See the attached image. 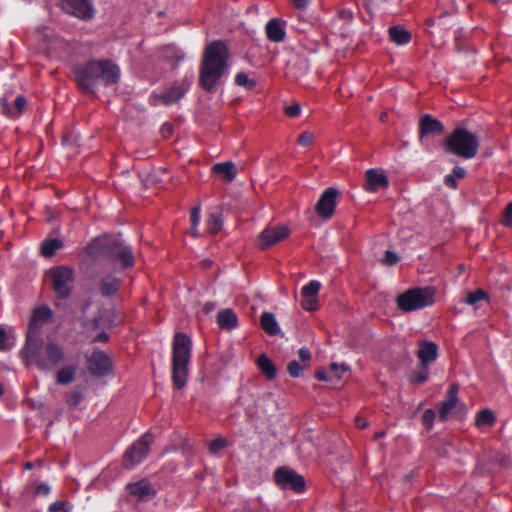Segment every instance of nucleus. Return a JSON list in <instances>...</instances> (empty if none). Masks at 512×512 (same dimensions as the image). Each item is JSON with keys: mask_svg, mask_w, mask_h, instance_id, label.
Returning a JSON list of instances; mask_svg holds the SVG:
<instances>
[{"mask_svg": "<svg viewBox=\"0 0 512 512\" xmlns=\"http://www.w3.org/2000/svg\"><path fill=\"white\" fill-rule=\"evenodd\" d=\"M20 355L26 366H35L45 372L55 369L65 358L64 348L59 343L45 342L41 335L26 336Z\"/></svg>", "mask_w": 512, "mask_h": 512, "instance_id": "1", "label": "nucleus"}, {"mask_svg": "<svg viewBox=\"0 0 512 512\" xmlns=\"http://www.w3.org/2000/svg\"><path fill=\"white\" fill-rule=\"evenodd\" d=\"M87 252L94 261L118 264L121 269L131 268L135 264L131 247L120 236L97 237L88 244Z\"/></svg>", "mask_w": 512, "mask_h": 512, "instance_id": "2", "label": "nucleus"}, {"mask_svg": "<svg viewBox=\"0 0 512 512\" xmlns=\"http://www.w3.org/2000/svg\"><path fill=\"white\" fill-rule=\"evenodd\" d=\"M228 50L221 41L208 45L200 65L199 84L207 92H214L227 69Z\"/></svg>", "mask_w": 512, "mask_h": 512, "instance_id": "3", "label": "nucleus"}, {"mask_svg": "<svg viewBox=\"0 0 512 512\" xmlns=\"http://www.w3.org/2000/svg\"><path fill=\"white\" fill-rule=\"evenodd\" d=\"M75 80L86 93H95L99 81L106 86L116 84L120 77L119 67L110 60L89 61L74 68Z\"/></svg>", "mask_w": 512, "mask_h": 512, "instance_id": "4", "label": "nucleus"}, {"mask_svg": "<svg viewBox=\"0 0 512 512\" xmlns=\"http://www.w3.org/2000/svg\"><path fill=\"white\" fill-rule=\"evenodd\" d=\"M191 351V339L184 333H177L172 346V381L176 389H182L187 383Z\"/></svg>", "mask_w": 512, "mask_h": 512, "instance_id": "5", "label": "nucleus"}, {"mask_svg": "<svg viewBox=\"0 0 512 512\" xmlns=\"http://www.w3.org/2000/svg\"><path fill=\"white\" fill-rule=\"evenodd\" d=\"M444 149L464 159L474 158L479 149V139L465 128H456L444 141Z\"/></svg>", "mask_w": 512, "mask_h": 512, "instance_id": "6", "label": "nucleus"}, {"mask_svg": "<svg viewBox=\"0 0 512 512\" xmlns=\"http://www.w3.org/2000/svg\"><path fill=\"white\" fill-rule=\"evenodd\" d=\"M435 288L426 286L412 288L397 297V306L403 312L423 309L434 303Z\"/></svg>", "mask_w": 512, "mask_h": 512, "instance_id": "7", "label": "nucleus"}, {"mask_svg": "<svg viewBox=\"0 0 512 512\" xmlns=\"http://www.w3.org/2000/svg\"><path fill=\"white\" fill-rule=\"evenodd\" d=\"M56 296L66 299L71 295L74 283V270L67 266H58L48 272Z\"/></svg>", "mask_w": 512, "mask_h": 512, "instance_id": "8", "label": "nucleus"}, {"mask_svg": "<svg viewBox=\"0 0 512 512\" xmlns=\"http://www.w3.org/2000/svg\"><path fill=\"white\" fill-rule=\"evenodd\" d=\"M154 438L151 434H144L138 441L133 443L125 452L123 465L126 469H132L140 464L149 453V446Z\"/></svg>", "mask_w": 512, "mask_h": 512, "instance_id": "9", "label": "nucleus"}, {"mask_svg": "<svg viewBox=\"0 0 512 512\" xmlns=\"http://www.w3.org/2000/svg\"><path fill=\"white\" fill-rule=\"evenodd\" d=\"M274 478L282 489H291L297 493L305 490L304 478L293 469L280 467L275 471Z\"/></svg>", "mask_w": 512, "mask_h": 512, "instance_id": "10", "label": "nucleus"}, {"mask_svg": "<svg viewBox=\"0 0 512 512\" xmlns=\"http://www.w3.org/2000/svg\"><path fill=\"white\" fill-rule=\"evenodd\" d=\"M60 6L67 14L84 21L91 20L95 14L93 0H60Z\"/></svg>", "mask_w": 512, "mask_h": 512, "instance_id": "11", "label": "nucleus"}, {"mask_svg": "<svg viewBox=\"0 0 512 512\" xmlns=\"http://www.w3.org/2000/svg\"><path fill=\"white\" fill-rule=\"evenodd\" d=\"M290 229L286 225L268 226L258 236V246L265 250L287 238Z\"/></svg>", "mask_w": 512, "mask_h": 512, "instance_id": "12", "label": "nucleus"}, {"mask_svg": "<svg viewBox=\"0 0 512 512\" xmlns=\"http://www.w3.org/2000/svg\"><path fill=\"white\" fill-rule=\"evenodd\" d=\"M112 368L110 357L103 351H94L88 358V370L92 375L106 376L112 371Z\"/></svg>", "mask_w": 512, "mask_h": 512, "instance_id": "13", "label": "nucleus"}, {"mask_svg": "<svg viewBox=\"0 0 512 512\" xmlns=\"http://www.w3.org/2000/svg\"><path fill=\"white\" fill-rule=\"evenodd\" d=\"M338 194V191L331 187L326 189L320 196L315 210L316 213L324 220H328L333 216L336 208V199Z\"/></svg>", "mask_w": 512, "mask_h": 512, "instance_id": "14", "label": "nucleus"}, {"mask_svg": "<svg viewBox=\"0 0 512 512\" xmlns=\"http://www.w3.org/2000/svg\"><path fill=\"white\" fill-rule=\"evenodd\" d=\"M52 315V310L48 306L35 308L28 325L26 336L41 335V328L43 324L48 322L52 318Z\"/></svg>", "mask_w": 512, "mask_h": 512, "instance_id": "15", "label": "nucleus"}, {"mask_svg": "<svg viewBox=\"0 0 512 512\" xmlns=\"http://www.w3.org/2000/svg\"><path fill=\"white\" fill-rule=\"evenodd\" d=\"M458 394V386L453 384L447 391L446 398L440 403L439 407V419L445 421L448 416L455 410L461 409L463 405L460 404V401L457 397Z\"/></svg>", "mask_w": 512, "mask_h": 512, "instance_id": "16", "label": "nucleus"}, {"mask_svg": "<svg viewBox=\"0 0 512 512\" xmlns=\"http://www.w3.org/2000/svg\"><path fill=\"white\" fill-rule=\"evenodd\" d=\"M444 125L429 114H425L419 121V137L423 139L426 136H436L442 134Z\"/></svg>", "mask_w": 512, "mask_h": 512, "instance_id": "17", "label": "nucleus"}, {"mask_svg": "<svg viewBox=\"0 0 512 512\" xmlns=\"http://www.w3.org/2000/svg\"><path fill=\"white\" fill-rule=\"evenodd\" d=\"M189 88V84H174L160 95H154L153 101L155 104L161 102L164 105H171L181 99Z\"/></svg>", "mask_w": 512, "mask_h": 512, "instance_id": "18", "label": "nucleus"}, {"mask_svg": "<svg viewBox=\"0 0 512 512\" xmlns=\"http://www.w3.org/2000/svg\"><path fill=\"white\" fill-rule=\"evenodd\" d=\"M365 189L369 192H376L382 188H387L389 181L386 175L376 169H369L365 174Z\"/></svg>", "mask_w": 512, "mask_h": 512, "instance_id": "19", "label": "nucleus"}, {"mask_svg": "<svg viewBox=\"0 0 512 512\" xmlns=\"http://www.w3.org/2000/svg\"><path fill=\"white\" fill-rule=\"evenodd\" d=\"M121 286V279L108 273L98 281V289L103 297H112L117 294Z\"/></svg>", "mask_w": 512, "mask_h": 512, "instance_id": "20", "label": "nucleus"}, {"mask_svg": "<svg viewBox=\"0 0 512 512\" xmlns=\"http://www.w3.org/2000/svg\"><path fill=\"white\" fill-rule=\"evenodd\" d=\"M127 490L131 495L136 496L141 501H148L155 495V490L146 479L128 484Z\"/></svg>", "mask_w": 512, "mask_h": 512, "instance_id": "21", "label": "nucleus"}, {"mask_svg": "<svg viewBox=\"0 0 512 512\" xmlns=\"http://www.w3.org/2000/svg\"><path fill=\"white\" fill-rule=\"evenodd\" d=\"M267 37L272 42H281L285 38L284 25L278 19H271L265 27Z\"/></svg>", "mask_w": 512, "mask_h": 512, "instance_id": "22", "label": "nucleus"}, {"mask_svg": "<svg viewBox=\"0 0 512 512\" xmlns=\"http://www.w3.org/2000/svg\"><path fill=\"white\" fill-rule=\"evenodd\" d=\"M438 347L433 342H424L418 350V358L422 365H428L437 358Z\"/></svg>", "mask_w": 512, "mask_h": 512, "instance_id": "23", "label": "nucleus"}, {"mask_svg": "<svg viewBox=\"0 0 512 512\" xmlns=\"http://www.w3.org/2000/svg\"><path fill=\"white\" fill-rule=\"evenodd\" d=\"M212 172L221 177L225 182L233 181L236 176L234 164L230 161L213 165Z\"/></svg>", "mask_w": 512, "mask_h": 512, "instance_id": "24", "label": "nucleus"}, {"mask_svg": "<svg viewBox=\"0 0 512 512\" xmlns=\"http://www.w3.org/2000/svg\"><path fill=\"white\" fill-rule=\"evenodd\" d=\"M261 328L270 336L279 334L280 327L278 322L271 312H263L260 317Z\"/></svg>", "mask_w": 512, "mask_h": 512, "instance_id": "25", "label": "nucleus"}, {"mask_svg": "<svg viewBox=\"0 0 512 512\" xmlns=\"http://www.w3.org/2000/svg\"><path fill=\"white\" fill-rule=\"evenodd\" d=\"M348 367L342 364L340 367L336 363H332L329 370L320 369L316 372L315 376L320 381H329L333 377L341 378V373L346 372Z\"/></svg>", "mask_w": 512, "mask_h": 512, "instance_id": "26", "label": "nucleus"}, {"mask_svg": "<svg viewBox=\"0 0 512 512\" xmlns=\"http://www.w3.org/2000/svg\"><path fill=\"white\" fill-rule=\"evenodd\" d=\"M218 325L225 330H231L237 326V316L232 309H223L217 314Z\"/></svg>", "mask_w": 512, "mask_h": 512, "instance_id": "27", "label": "nucleus"}, {"mask_svg": "<svg viewBox=\"0 0 512 512\" xmlns=\"http://www.w3.org/2000/svg\"><path fill=\"white\" fill-rule=\"evenodd\" d=\"M390 40L397 45H404L410 42L411 34L401 26H392L388 30Z\"/></svg>", "mask_w": 512, "mask_h": 512, "instance_id": "28", "label": "nucleus"}, {"mask_svg": "<svg viewBox=\"0 0 512 512\" xmlns=\"http://www.w3.org/2000/svg\"><path fill=\"white\" fill-rule=\"evenodd\" d=\"M257 365L261 372L268 378L274 379L277 374L276 366L272 363V361L265 355L261 354L257 359Z\"/></svg>", "mask_w": 512, "mask_h": 512, "instance_id": "29", "label": "nucleus"}, {"mask_svg": "<svg viewBox=\"0 0 512 512\" xmlns=\"http://www.w3.org/2000/svg\"><path fill=\"white\" fill-rule=\"evenodd\" d=\"M496 421L494 412L490 409L481 410L475 419L476 427L482 429L487 426H492Z\"/></svg>", "mask_w": 512, "mask_h": 512, "instance_id": "30", "label": "nucleus"}, {"mask_svg": "<svg viewBox=\"0 0 512 512\" xmlns=\"http://www.w3.org/2000/svg\"><path fill=\"white\" fill-rule=\"evenodd\" d=\"M222 226V213L220 211L211 212L207 220V228L209 233L217 234L221 230Z\"/></svg>", "mask_w": 512, "mask_h": 512, "instance_id": "31", "label": "nucleus"}, {"mask_svg": "<svg viewBox=\"0 0 512 512\" xmlns=\"http://www.w3.org/2000/svg\"><path fill=\"white\" fill-rule=\"evenodd\" d=\"M62 246L63 243L59 239L46 240L41 246L42 255H44L45 257H51Z\"/></svg>", "mask_w": 512, "mask_h": 512, "instance_id": "32", "label": "nucleus"}, {"mask_svg": "<svg viewBox=\"0 0 512 512\" xmlns=\"http://www.w3.org/2000/svg\"><path fill=\"white\" fill-rule=\"evenodd\" d=\"M76 369L74 367H65L60 369L56 375V382L61 385L71 383L75 377Z\"/></svg>", "mask_w": 512, "mask_h": 512, "instance_id": "33", "label": "nucleus"}, {"mask_svg": "<svg viewBox=\"0 0 512 512\" xmlns=\"http://www.w3.org/2000/svg\"><path fill=\"white\" fill-rule=\"evenodd\" d=\"M321 288L319 281L312 280L307 285L303 286L301 290L302 297H317V294Z\"/></svg>", "mask_w": 512, "mask_h": 512, "instance_id": "34", "label": "nucleus"}, {"mask_svg": "<svg viewBox=\"0 0 512 512\" xmlns=\"http://www.w3.org/2000/svg\"><path fill=\"white\" fill-rule=\"evenodd\" d=\"M235 83L239 86H243L246 89H253L256 86V82L248 77L244 72H239L235 76Z\"/></svg>", "mask_w": 512, "mask_h": 512, "instance_id": "35", "label": "nucleus"}, {"mask_svg": "<svg viewBox=\"0 0 512 512\" xmlns=\"http://www.w3.org/2000/svg\"><path fill=\"white\" fill-rule=\"evenodd\" d=\"M309 364H300L298 361L293 360L287 366V371L291 377L297 378L301 376L302 371L306 369Z\"/></svg>", "mask_w": 512, "mask_h": 512, "instance_id": "36", "label": "nucleus"}, {"mask_svg": "<svg viewBox=\"0 0 512 512\" xmlns=\"http://www.w3.org/2000/svg\"><path fill=\"white\" fill-rule=\"evenodd\" d=\"M488 298H489L488 294L486 292H484L483 290L479 289L475 292L469 293L465 302L469 305H475L476 303H478L481 300H488Z\"/></svg>", "mask_w": 512, "mask_h": 512, "instance_id": "37", "label": "nucleus"}, {"mask_svg": "<svg viewBox=\"0 0 512 512\" xmlns=\"http://www.w3.org/2000/svg\"><path fill=\"white\" fill-rule=\"evenodd\" d=\"M227 446V441L225 438H222V437H219V438H216L214 440H212L210 443H209V452L211 454H216L218 453L220 450L224 449L225 447Z\"/></svg>", "mask_w": 512, "mask_h": 512, "instance_id": "38", "label": "nucleus"}, {"mask_svg": "<svg viewBox=\"0 0 512 512\" xmlns=\"http://www.w3.org/2000/svg\"><path fill=\"white\" fill-rule=\"evenodd\" d=\"M435 417H436V413H435V411L433 409H426L424 411V413H423V416H422L423 425L427 429H431L432 426H433Z\"/></svg>", "mask_w": 512, "mask_h": 512, "instance_id": "39", "label": "nucleus"}, {"mask_svg": "<svg viewBox=\"0 0 512 512\" xmlns=\"http://www.w3.org/2000/svg\"><path fill=\"white\" fill-rule=\"evenodd\" d=\"M301 306L307 311H315L318 309L317 297H303Z\"/></svg>", "mask_w": 512, "mask_h": 512, "instance_id": "40", "label": "nucleus"}, {"mask_svg": "<svg viewBox=\"0 0 512 512\" xmlns=\"http://www.w3.org/2000/svg\"><path fill=\"white\" fill-rule=\"evenodd\" d=\"M428 379V368L426 365H422L419 371L415 372L413 375V381L418 384L424 383Z\"/></svg>", "mask_w": 512, "mask_h": 512, "instance_id": "41", "label": "nucleus"}, {"mask_svg": "<svg viewBox=\"0 0 512 512\" xmlns=\"http://www.w3.org/2000/svg\"><path fill=\"white\" fill-rule=\"evenodd\" d=\"M493 461L497 463L501 468H506L509 465V457L503 453H495Z\"/></svg>", "mask_w": 512, "mask_h": 512, "instance_id": "42", "label": "nucleus"}, {"mask_svg": "<svg viewBox=\"0 0 512 512\" xmlns=\"http://www.w3.org/2000/svg\"><path fill=\"white\" fill-rule=\"evenodd\" d=\"M502 223L505 226H510L512 224V202L506 206L503 212Z\"/></svg>", "mask_w": 512, "mask_h": 512, "instance_id": "43", "label": "nucleus"}, {"mask_svg": "<svg viewBox=\"0 0 512 512\" xmlns=\"http://www.w3.org/2000/svg\"><path fill=\"white\" fill-rule=\"evenodd\" d=\"M399 261V257L392 251L387 250L383 259L384 264L388 266L395 265Z\"/></svg>", "mask_w": 512, "mask_h": 512, "instance_id": "44", "label": "nucleus"}, {"mask_svg": "<svg viewBox=\"0 0 512 512\" xmlns=\"http://www.w3.org/2000/svg\"><path fill=\"white\" fill-rule=\"evenodd\" d=\"M314 139V136L310 132H303L298 137V144L301 146H308Z\"/></svg>", "mask_w": 512, "mask_h": 512, "instance_id": "45", "label": "nucleus"}, {"mask_svg": "<svg viewBox=\"0 0 512 512\" xmlns=\"http://www.w3.org/2000/svg\"><path fill=\"white\" fill-rule=\"evenodd\" d=\"M301 112V107L298 103H294L285 108V113L289 117H297Z\"/></svg>", "mask_w": 512, "mask_h": 512, "instance_id": "46", "label": "nucleus"}, {"mask_svg": "<svg viewBox=\"0 0 512 512\" xmlns=\"http://www.w3.org/2000/svg\"><path fill=\"white\" fill-rule=\"evenodd\" d=\"M10 348V344L8 343L6 330L0 326V350H6Z\"/></svg>", "mask_w": 512, "mask_h": 512, "instance_id": "47", "label": "nucleus"}, {"mask_svg": "<svg viewBox=\"0 0 512 512\" xmlns=\"http://www.w3.org/2000/svg\"><path fill=\"white\" fill-rule=\"evenodd\" d=\"M298 356L303 364H309V361L311 359V352L307 348L302 347L298 351Z\"/></svg>", "mask_w": 512, "mask_h": 512, "instance_id": "48", "label": "nucleus"}, {"mask_svg": "<svg viewBox=\"0 0 512 512\" xmlns=\"http://www.w3.org/2000/svg\"><path fill=\"white\" fill-rule=\"evenodd\" d=\"M200 221V207L196 206L191 211V225L197 227Z\"/></svg>", "mask_w": 512, "mask_h": 512, "instance_id": "49", "label": "nucleus"}, {"mask_svg": "<svg viewBox=\"0 0 512 512\" xmlns=\"http://www.w3.org/2000/svg\"><path fill=\"white\" fill-rule=\"evenodd\" d=\"M49 493H50V487L48 484L40 483L36 486V489H35L36 495L46 496Z\"/></svg>", "mask_w": 512, "mask_h": 512, "instance_id": "50", "label": "nucleus"}, {"mask_svg": "<svg viewBox=\"0 0 512 512\" xmlns=\"http://www.w3.org/2000/svg\"><path fill=\"white\" fill-rule=\"evenodd\" d=\"M444 183L446 186L452 188V189H456L457 188V182H456V179L454 177V175L452 174H448L444 177Z\"/></svg>", "mask_w": 512, "mask_h": 512, "instance_id": "51", "label": "nucleus"}, {"mask_svg": "<svg viewBox=\"0 0 512 512\" xmlns=\"http://www.w3.org/2000/svg\"><path fill=\"white\" fill-rule=\"evenodd\" d=\"M172 54L176 57V62H179L184 58V54L180 51H175L173 48H167L166 58L172 57Z\"/></svg>", "mask_w": 512, "mask_h": 512, "instance_id": "52", "label": "nucleus"}, {"mask_svg": "<svg viewBox=\"0 0 512 512\" xmlns=\"http://www.w3.org/2000/svg\"><path fill=\"white\" fill-rule=\"evenodd\" d=\"M15 107L17 109V113H21L22 109L26 105V99L23 96H18L14 101Z\"/></svg>", "mask_w": 512, "mask_h": 512, "instance_id": "53", "label": "nucleus"}, {"mask_svg": "<svg viewBox=\"0 0 512 512\" xmlns=\"http://www.w3.org/2000/svg\"><path fill=\"white\" fill-rule=\"evenodd\" d=\"M80 400H81V394L75 392V393L71 394V396L69 397L67 402L70 406H77L80 403Z\"/></svg>", "mask_w": 512, "mask_h": 512, "instance_id": "54", "label": "nucleus"}, {"mask_svg": "<svg viewBox=\"0 0 512 512\" xmlns=\"http://www.w3.org/2000/svg\"><path fill=\"white\" fill-rule=\"evenodd\" d=\"M452 175H454L455 178L462 179L466 175V170L463 167L455 166L452 170Z\"/></svg>", "mask_w": 512, "mask_h": 512, "instance_id": "55", "label": "nucleus"}, {"mask_svg": "<svg viewBox=\"0 0 512 512\" xmlns=\"http://www.w3.org/2000/svg\"><path fill=\"white\" fill-rule=\"evenodd\" d=\"M63 509L64 503L61 501H56L49 506L48 512H59L62 511Z\"/></svg>", "mask_w": 512, "mask_h": 512, "instance_id": "56", "label": "nucleus"}, {"mask_svg": "<svg viewBox=\"0 0 512 512\" xmlns=\"http://www.w3.org/2000/svg\"><path fill=\"white\" fill-rule=\"evenodd\" d=\"M293 5L297 9H305L308 6V0H292Z\"/></svg>", "mask_w": 512, "mask_h": 512, "instance_id": "57", "label": "nucleus"}, {"mask_svg": "<svg viewBox=\"0 0 512 512\" xmlns=\"http://www.w3.org/2000/svg\"><path fill=\"white\" fill-rule=\"evenodd\" d=\"M339 15L345 21H350L352 19V12L350 10L343 9L340 11Z\"/></svg>", "mask_w": 512, "mask_h": 512, "instance_id": "58", "label": "nucleus"}, {"mask_svg": "<svg viewBox=\"0 0 512 512\" xmlns=\"http://www.w3.org/2000/svg\"><path fill=\"white\" fill-rule=\"evenodd\" d=\"M355 421L358 428L363 429L368 426V421L362 417H357Z\"/></svg>", "mask_w": 512, "mask_h": 512, "instance_id": "59", "label": "nucleus"}, {"mask_svg": "<svg viewBox=\"0 0 512 512\" xmlns=\"http://www.w3.org/2000/svg\"><path fill=\"white\" fill-rule=\"evenodd\" d=\"M109 337L107 335V333L105 332H101L99 333L95 338H94V341L96 342H106L108 341Z\"/></svg>", "mask_w": 512, "mask_h": 512, "instance_id": "60", "label": "nucleus"}, {"mask_svg": "<svg viewBox=\"0 0 512 512\" xmlns=\"http://www.w3.org/2000/svg\"><path fill=\"white\" fill-rule=\"evenodd\" d=\"M162 133L165 137L169 136L171 133H172V127L170 124L168 123H165L163 126H162Z\"/></svg>", "mask_w": 512, "mask_h": 512, "instance_id": "61", "label": "nucleus"}, {"mask_svg": "<svg viewBox=\"0 0 512 512\" xmlns=\"http://www.w3.org/2000/svg\"><path fill=\"white\" fill-rule=\"evenodd\" d=\"M190 234H191L193 237H195V238L199 237V235H200V234H199V232H198V230H197V227H194V226H192V227H191V229H190Z\"/></svg>", "mask_w": 512, "mask_h": 512, "instance_id": "62", "label": "nucleus"}, {"mask_svg": "<svg viewBox=\"0 0 512 512\" xmlns=\"http://www.w3.org/2000/svg\"><path fill=\"white\" fill-rule=\"evenodd\" d=\"M213 309H214V305H213V304H211V303H207V304L205 305V310H206L207 312H208V311H210V310H213Z\"/></svg>", "mask_w": 512, "mask_h": 512, "instance_id": "63", "label": "nucleus"}, {"mask_svg": "<svg viewBox=\"0 0 512 512\" xmlns=\"http://www.w3.org/2000/svg\"><path fill=\"white\" fill-rule=\"evenodd\" d=\"M34 464L32 462L25 463L24 467L27 470H31L33 468Z\"/></svg>", "mask_w": 512, "mask_h": 512, "instance_id": "64", "label": "nucleus"}]
</instances>
